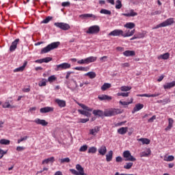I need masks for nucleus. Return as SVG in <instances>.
Instances as JSON below:
<instances>
[{
	"instance_id": "obj_47",
	"label": "nucleus",
	"mask_w": 175,
	"mask_h": 175,
	"mask_svg": "<svg viewBox=\"0 0 175 175\" xmlns=\"http://www.w3.org/2000/svg\"><path fill=\"white\" fill-rule=\"evenodd\" d=\"M47 80H46L45 79H42V81L38 83L39 87H46V85H47Z\"/></svg>"
},
{
	"instance_id": "obj_59",
	"label": "nucleus",
	"mask_w": 175,
	"mask_h": 175,
	"mask_svg": "<svg viewBox=\"0 0 175 175\" xmlns=\"http://www.w3.org/2000/svg\"><path fill=\"white\" fill-rule=\"evenodd\" d=\"M77 64H79L80 65H83V64H87V62L85 61V59H81L77 62Z\"/></svg>"
},
{
	"instance_id": "obj_20",
	"label": "nucleus",
	"mask_w": 175,
	"mask_h": 175,
	"mask_svg": "<svg viewBox=\"0 0 175 175\" xmlns=\"http://www.w3.org/2000/svg\"><path fill=\"white\" fill-rule=\"evenodd\" d=\"M136 27V25L132 22L126 23L124 25V27L126 28L127 29H133Z\"/></svg>"
},
{
	"instance_id": "obj_34",
	"label": "nucleus",
	"mask_w": 175,
	"mask_h": 175,
	"mask_svg": "<svg viewBox=\"0 0 175 175\" xmlns=\"http://www.w3.org/2000/svg\"><path fill=\"white\" fill-rule=\"evenodd\" d=\"M170 57V54L169 53H165L163 55H161L158 57V59H169V57Z\"/></svg>"
},
{
	"instance_id": "obj_4",
	"label": "nucleus",
	"mask_w": 175,
	"mask_h": 175,
	"mask_svg": "<svg viewBox=\"0 0 175 175\" xmlns=\"http://www.w3.org/2000/svg\"><path fill=\"white\" fill-rule=\"evenodd\" d=\"M75 169H70V172H71L72 174H75V175H87V174H85L84 172V167H83L81 166V165L80 164H77Z\"/></svg>"
},
{
	"instance_id": "obj_64",
	"label": "nucleus",
	"mask_w": 175,
	"mask_h": 175,
	"mask_svg": "<svg viewBox=\"0 0 175 175\" xmlns=\"http://www.w3.org/2000/svg\"><path fill=\"white\" fill-rule=\"evenodd\" d=\"M54 175H64V174H62V172H61V171H57V172L55 173Z\"/></svg>"
},
{
	"instance_id": "obj_60",
	"label": "nucleus",
	"mask_w": 175,
	"mask_h": 175,
	"mask_svg": "<svg viewBox=\"0 0 175 175\" xmlns=\"http://www.w3.org/2000/svg\"><path fill=\"white\" fill-rule=\"evenodd\" d=\"M154 120H157L156 116H153L152 118L148 119V122H154Z\"/></svg>"
},
{
	"instance_id": "obj_28",
	"label": "nucleus",
	"mask_w": 175,
	"mask_h": 175,
	"mask_svg": "<svg viewBox=\"0 0 175 175\" xmlns=\"http://www.w3.org/2000/svg\"><path fill=\"white\" fill-rule=\"evenodd\" d=\"M98 59V57H94V56H90L89 57L85 58V62L86 64H91V62H95V61H96V59Z\"/></svg>"
},
{
	"instance_id": "obj_33",
	"label": "nucleus",
	"mask_w": 175,
	"mask_h": 175,
	"mask_svg": "<svg viewBox=\"0 0 175 175\" xmlns=\"http://www.w3.org/2000/svg\"><path fill=\"white\" fill-rule=\"evenodd\" d=\"M151 154V150H150V148H148L146 150V152H142L140 153V157L141 158H143V157H148V155H150Z\"/></svg>"
},
{
	"instance_id": "obj_37",
	"label": "nucleus",
	"mask_w": 175,
	"mask_h": 175,
	"mask_svg": "<svg viewBox=\"0 0 175 175\" xmlns=\"http://www.w3.org/2000/svg\"><path fill=\"white\" fill-rule=\"evenodd\" d=\"M85 76H88L90 79H95L96 77V73L95 72H89L85 74Z\"/></svg>"
},
{
	"instance_id": "obj_15",
	"label": "nucleus",
	"mask_w": 175,
	"mask_h": 175,
	"mask_svg": "<svg viewBox=\"0 0 175 175\" xmlns=\"http://www.w3.org/2000/svg\"><path fill=\"white\" fill-rule=\"evenodd\" d=\"M55 103H57L59 106V107H66V101L64 100H61L59 98H57L55 100Z\"/></svg>"
},
{
	"instance_id": "obj_11",
	"label": "nucleus",
	"mask_w": 175,
	"mask_h": 175,
	"mask_svg": "<svg viewBox=\"0 0 175 175\" xmlns=\"http://www.w3.org/2000/svg\"><path fill=\"white\" fill-rule=\"evenodd\" d=\"M68 88L71 91H75L76 88L79 87V85L77 84V81H76L75 79L71 80V82H68L67 83Z\"/></svg>"
},
{
	"instance_id": "obj_21",
	"label": "nucleus",
	"mask_w": 175,
	"mask_h": 175,
	"mask_svg": "<svg viewBox=\"0 0 175 175\" xmlns=\"http://www.w3.org/2000/svg\"><path fill=\"white\" fill-rule=\"evenodd\" d=\"M175 86V81H173L172 82L167 83L165 85H163L164 90H170V88H173V87Z\"/></svg>"
},
{
	"instance_id": "obj_54",
	"label": "nucleus",
	"mask_w": 175,
	"mask_h": 175,
	"mask_svg": "<svg viewBox=\"0 0 175 175\" xmlns=\"http://www.w3.org/2000/svg\"><path fill=\"white\" fill-rule=\"evenodd\" d=\"M53 59V58L51 57H45L42 59V62H45L46 64H47L48 62H50V61H51Z\"/></svg>"
},
{
	"instance_id": "obj_35",
	"label": "nucleus",
	"mask_w": 175,
	"mask_h": 175,
	"mask_svg": "<svg viewBox=\"0 0 175 175\" xmlns=\"http://www.w3.org/2000/svg\"><path fill=\"white\" fill-rule=\"evenodd\" d=\"M111 88V84L105 83L102 86H101V90L102 91H106V90H109V88Z\"/></svg>"
},
{
	"instance_id": "obj_44",
	"label": "nucleus",
	"mask_w": 175,
	"mask_h": 175,
	"mask_svg": "<svg viewBox=\"0 0 175 175\" xmlns=\"http://www.w3.org/2000/svg\"><path fill=\"white\" fill-rule=\"evenodd\" d=\"M164 161H165L166 162H172V161H174V156L170 155L167 157H165Z\"/></svg>"
},
{
	"instance_id": "obj_10",
	"label": "nucleus",
	"mask_w": 175,
	"mask_h": 175,
	"mask_svg": "<svg viewBox=\"0 0 175 175\" xmlns=\"http://www.w3.org/2000/svg\"><path fill=\"white\" fill-rule=\"evenodd\" d=\"M123 157L124 159V161H131V162H135V161H136V158L132 156L129 150H125L123 152Z\"/></svg>"
},
{
	"instance_id": "obj_56",
	"label": "nucleus",
	"mask_w": 175,
	"mask_h": 175,
	"mask_svg": "<svg viewBox=\"0 0 175 175\" xmlns=\"http://www.w3.org/2000/svg\"><path fill=\"white\" fill-rule=\"evenodd\" d=\"M136 35H137L138 39H143V38H144V33H137Z\"/></svg>"
},
{
	"instance_id": "obj_50",
	"label": "nucleus",
	"mask_w": 175,
	"mask_h": 175,
	"mask_svg": "<svg viewBox=\"0 0 175 175\" xmlns=\"http://www.w3.org/2000/svg\"><path fill=\"white\" fill-rule=\"evenodd\" d=\"M131 90H132V87H129V86H122L120 88V91H131Z\"/></svg>"
},
{
	"instance_id": "obj_19",
	"label": "nucleus",
	"mask_w": 175,
	"mask_h": 175,
	"mask_svg": "<svg viewBox=\"0 0 175 175\" xmlns=\"http://www.w3.org/2000/svg\"><path fill=\"white\" fill-rule=\"evenodd\" d=\"M123 55L124 57H133L136 55V53H135V51H125L123 52Z\"/></svg>"
},
{
	"instance_id": "obj_13",
	"label": "nucleus",
	"mask_w": 175,
	"mask_h": 175,
	"mask_svg": "<svg viewBox=\"0 0 175 175\" xmlns=\"http://www.w3.org/2000/svg\"><path fill=\"white\" fill-rule=\"evenodd\" d=\"M18 42H20V39L17 38L14 42H12L10 47V51L13 52L17 49V44H18Z\"/></svg>"
},
{
	"instance_id": "obj_48",
	"label": "nucleus",
	"mask_w": 175,
	"mask_h": 175,
	"mask_svg": "<svg viewBox=\"0 0 175 175\" xmlns=\"http://www.w3.org/2000/svg\"><path fill=\"white\" fill-rule=\"evenodd\" d=\"M57 80V77L55 75H52L48 78V81L49 83H54Z\"/></svg>"
},
{
	"instance_id": "obj_17",
	"label": "nucleus",
	"mask_w": 175,
	"mask_h": 175,
	"mask_svg": "<svg viewBox=\"0 0 175 175\" xmlns=\"http://www.w3.org/2000/svg\"><path fill=\"white\" fill-rule=\"evenodd\" d=\"M122 16H124V17H135V16H137V12H135L134 10H130V13L122 14Z\"/></svg>"
},
{
	"instance_id": "obj_26",
	"label": "nucleus",
	"mask_w": 175,
	"mask_h": 175,
	"mask_svg": "<svg viewBox=\"0 0 175 175\" xmlns=\"http://www.w3.org/2000/svg\"><path fill=\"white\" fill-rule=\"evenodd\" d=\"M27 64L28 62L25 61L22 66L16 68L15 70H14V72H23L25 69V66H27Z\"/></svg>"
},
{
	"instance_id": "obj_63",
	"label": "nucleus",
	"mask_w": 175,
	"mask_h": 175,
	"mask_svg": "<svg viewBox=\"0 0 175 175\" xmlns=\"http://www.w3.org/2000/svg\"><path fill=\"white\" fill-rule=\"evenodd\" d=\"M116 162H122L123 159H122V157H121L120 156H118L116 158Z\"/></svg>"
},
{
	"instance_id": "obj_2",
	"label": "nucleus",
	"mask_w": 175,
	"mask_h": 175,
	"mask_svg": "<svg viewBox=\"0 0 175 175\" xmlns=\"http://www.w3.org/2000/svg\"><path fill=\"white\" fill-rule=\"evenodd\" d=\"M80 107L83 109H79L78 111L80 113V114H82V116H85V117H91V111H92L93 109L90 108L89 107H87V105L81 103L78 104Z\"/></svg>"
},
{
	"instance_id": "obj_6",
	"label": "nucleus",
	"mask_w": 175,
	"mask_h": 175,
	"mask_svg": "<svg viewBox=\"0 0 175 175\" xmlns=\"http://www.w3.org/2000/svg\"><path fill=\"white\" fill-rule=\"evenodd\" d=\"M100 31L99 25L90 26L86 31V33L89 35H96Z\"/></svg>"
},
{
	"instance_id": "obj_45",
	"label": "nucleus",
	"mask_w": 175,
	"mask_h": 175,
	"mask_svg": "<svg viewBox=\"0 0 175 175\" xmlns=\"http://www.w3.org/2000/svg\"><path fill=\"white\" fill-rule=\"evenodd\" d=\"M133 166V163H127L125 165H124V169H126L127 170H129V169H131Z\"/></svg>"
},
{
	"instance_id": "obj_1",
	"label": "nucleus",
	"mask_w": 175,
	"mask_h": 175,
	"mask_svg": "<svg viewBox=\"0 0 175 175\" xmlns=\"http://www.w3.org/2000/svg\"><path fill=\"white\" fill-rule=\"evenodd\" d=\"M135 29L133 30H126L124 33L122 29H114L111 31L108 35L109 36H122V38H131L135 35Z\"/></svg>"
},
{
	"instance_id": "obj_62",
	"label": "nucleus",
	"mask_w": 175,
	"mask_h": 175,
	"mask_svg": "<svg viewBox=\"0 0 175 175\" xmlns=\"http://www.w3.org/2000/svg\"><path fill=\"white\" fill-rule=\"evenodd\" d=\"M88 121H90L89 118L81 119L80 120V122H81L82 124H85V122H88Z\"/></svg>"
},
{
	"instance_id": "obj_24",
	"label": "nucleus",
	"mask_w": 175,
	"mask_h": 175,
	"mask_svg": "<svg viewBox=\"0 0 175 175\" xmlns=\"http://www.w3.org/2000/svg\"><path fill=\"white\" fill-rule=\"evenodd\" d=\"M55 161L54 157H49L48 159H46L42 161V165H48V163H53Z\"/></svg>"
},
{
	"instance_id": "obj_14",
	"label": "nucleus",
	"mask_w": 175,
	"mask_h": 175,
	"mask_svg": "<svg viewBox=\"0 0 175 175\" xmlns=\"http://www.w3.org/2000/svg\"><path fill=\"white\" fill-rule=\"evenodd\" d=\"M40 113H50L51 111H54V107H42L40 109Z\"/></svg>"
},
{
	"instance_id": "obj_41",
	"label": "nucleus",
	"mask_w": 175,
	"mask_h": 175,
	"mask_svg": "<svg viewBox=\"0 0 175 175\" xmlns=\"http://www.w3.org/2000/svg\"><path fill=\"white\" fill-rule=\"evenodd\" d=\"M0 144H3L5 146H9V144H10V141L9 139H2L0 140Z\"/></svg>"
},
{
	"instance_id": "obj_29",
	"label": "nucleus",
	"mask_w": 175,
	"mask_h": 175,
	"mask_svg": "<svg viewBox=\"0 0 175 175\" xmlns=\"http://www.w3.org/2000/svg\"><path fill=\"white\" fill-rule=\"evenodd\" d=\"M2 107L3 109H14L15 107L10 105L9 101H6L2 105Z\"/></svg>"
},
{
	"instance_id": "obj_40",
	"label": "nucleus",
	"mask_w": 175,
	"mask_h": 175,
	"mask_svg": "<svg viewBox=\"0 0 175 175\" xmlns=\"http://www.w3.org/2000/svg\"><path fill=\"white\" fill-rule=\"evenodd\" d=\"M51 20H53V16H47L41 22V24H49Z\"/></svg>"
},
{
	"instance_id": "obj_12",
	"label": "nucleus",
	"mask_w": 175,
	"mask_h": 175,
	"mask_svg": "<svg viewBox=\"0 0 175 175\" xmlns=\"http://www.w3.org/2000/svg\"><path fill=\"white\" fill-rule=\"evenodd\" d=\"M33 122H35V124H37V125H42V126H47V125H49V122H47L44 120H42L40 118H36L33 120Z\"/></svg>"
},
{
	"instance_id": "obj_9",
	"label": "nucleus",
	"mask_w": 175,
	"mask_h": 175,
	"mask_svg": "<svg viewBox=\"0 0 175 175\" xmlns=\"http://www.w3.org/2000/svg\"><path fill=\"white\" fill-rule=\"evenodd\" d=\"M55 27H57V28H59L60 29H62L63 31H68V29H70V25L68 23H54Z\"/></svg>"
},
{
	"instance_id": "obj_25",
	"label": "nucleus",
	"mask_w": 175,
	"mask_h": 175,
	"mask_svg": "<svg viewBox=\"0 0 175 175\" xmlns=\"http://www.w3.org/2000/svg\"><path fill=\"white\" fill-rule=\"evenodd\" d=\"M143 107H144V105L140 103L136 104L135 107L133 108V113H136V111L142 110Z\"/></svg>"
},
{
	"instance_id": "obj_32",
	"label": "nucleus",
	"mask_w": 175,
	"mask_h": 175,
	"mask_svg": "<svg viewBox=\"0 0 175 175\" xmlns=\"http://www.w3.org/2000/svg\"><path fill=\"white\" fill-rule=\"evenodd\" d=\"M173 122H174V120L172 118L168 119V126L165 128V131H170L173 128Z\"/></svg>"
},
{
	"instance_id": "obj_5",
	"label": "nucleus",
	"mask_w": 175,
	"mask_h": 175,
	"mask_svg": "<svg viewBox=\"0 0 175 175\" xmlns=\"http://www.w3.org/2000/svg\"><path fill=\"white\" fill-rule=\"evenodd\" d=\"M172 24H174V18H169L167 20H165L164 22L153 27V29H158V28H161L163 27H169V25H172Z\"/></svg>"
},
{
	"instance_id": "obj_3",
	"label": "nucleus",
	"mask_w": 175,
	"mask_h": 175,
	"mask_svg": "<svg viewBox=\"0 0 175 175\" xmlns=\"http://www.w3.org/2000/svg\"><path fill=\"white\" fill-rule=\"evenodd\" d=\"M61 44V42H52L49 44L47 46L43 48L41 50L42 54H46V53H49V51H51V50H54L55 49H58V46Z\"/></svg>"
},
{
	"instance_id": "obj_42",
	"label": "nucleus",
	"mask_w": 175,
	"mask_h": 175,
	"mask_svg": "<svg viewBox=\"0 0 175 175\" xmlns=\"http://www.w3.org/2000/svg\"><path fill=\"white\" fill-rule=\"evenodd\" d=\"M100 13H101V14H108L109 16H110V14H111V11L106 9H102L100 11Z\"/></svg>"
},
{
	"instance_id": "obj_49",
	"label": "nucleus",
	"mask_w": 175,
	"mask_h": 175,
	"mask_svg": "<svg viewBox=\"0 0 175 175\" xmlns=\"http://www.w3.org/2000/svg\"><path fill=\"white\" fill-rule=\"evenodd\" d=\"M87 150H88V146H87V145H83V146H81V148H79L80 152H85V151H87Z\"/></svg>"
},
{
	"instance_id": "obj_58",
	"label": "nucleus",
	"mask_w": 175,
	"mask_h": 175,
	"mask_svg": "<svg viewBox=\"0 0 175 175\" xmlns=\"http://www.w3.org/2000/svg\"><path fill=\"white\" fill-rule=\"evenodd\" d=\"M107 59V56H103L100 57V62H106Z\"/></svg>"
},
{
	"instance_id": "obj_43",
	"label": "nucleus",
	"mask_w": 175,
	"mask_h": 175,
	"mask_svg": "<svg viewBox=\"0 0 175 175\" xmlns=\"http://www.w3.org/2000/svg\"><path fill=\"white\" fill-rule=\"evenodd\" d=\"M97 151V149L96 147L92 146L88 149V154H95Z\"/></svg>"
},
{
	"instance_id": "obj_55",
	"label": "nucleus",
	"mask_w": 175,
	"mask_h": 175,
	"mask_svg": "<svg viewBox=\"0 0 175 175\" xmlns=\"http://www.w3.org/2000/svg\"><path fill=\"white\" fill-rule=\"evenodd\" d=\"M161 103H164V105H166V103H170V99L169 98H165L164 100H160Z\"/></svg>"
},
{
	"instance_id": "obj_18",
	"label": "nucleus",
	"mask_w": 175,
	"mask_h": 175,
	"mask_svg": "<svg viewBox=\"0 0 175 175\" xmlns=\"http://www.w3.org/2000/svg\"><path fill=\"white\" fill-rule=\"evenodd\" d=\"M98 98L99 100H111V99H113L111 96H107L106 94L99 95Z\"/></svg>"
},
{
	"instance_id": "obj_61",
	"label": "nucleus",
	"mask_w": 175,
	"mask_h": 175,
	"mask_svg": "<svg viewBox=\"0 0 175 175\" xmlns=\"http://www.w3.org/2000/svg\"><path fill=\"white\" fill-rule=\"evenodd\" d=\"M24 150H25L24 146H18L16 148V151H24Z\"/></svg>"
},
{
	"instance_id": "obj_51",
	"label": "nucleus",
	"mask_w": 175,
	"mask_h": 175,
	"mask_svg": "<svg viewBox=\"0 0 175 175\" xmlns=\"http://www.w3.org/2000/svg\"><path fill=\"white\" fill-rule=\"evenodd\" d=\"M122 8V3L120 0L116 1V9H121Z\"/></svg>"
},
{
	"instance_id": "obj_31",
	"label": "nucleus",
	"mask_w": 175,
	"mask_h": 175,
	"mask_svg": "<svg viewBox=\"0 0 175 175\" xmlns=\"http://www.w3.org/2000/svg\"><path fill=\"white\" fill-rule=\"evenodd\" d=\"M113 159V150L108 152V154H106V161L107 162H111Z\"/></svg>"
},
{
	"instance_id": "obj_53",
	"label": "nucleus",
	"mask_w": 175,
	"mask_h": 175,
	"mask_svg": "<svg viewBox=\"0 0 175 175\" xmlns=\"http://www.w3.org/2000/svg\"><path fill=\"white\" fill-rule=\"evenodd\" d=\"M27 139H28V136H25V137L18 139V141H17L18 144H20V143H21V142H25V140H27Z\"/></svg>"
},
{
	"instance_id": "obj_22",
	"label": "nucleus",
	"mask_w": 175,
	"mask_h": 175,
	"mask_svg": "<svg viewBox=\"0 0 175 175\" xmlns=\"http://www.w3.org/2000/svg\"><path fill=\"white\" fill-rule=\"evenodd\" d=\"M98 152H99L100 155H106V153L107 152V148H106L105 146H102L98 149Z\"/></svg>"
},
{
	"instance_id": "obj_8",
	"label": "nucleus",
	"mask_w": 175,
	"mask_h": 175,
	"mask_svg": "<svg viewBox=\"0 0 175 175\" xmlns=\"http://www.w3.org/2000/svg\"><path fill=\"white\" fill-rule=\"evenodd\" d=\"M71 65L69 63H62L55 66V70L58 72L59 70H66V69H70Z\"/></svg>"
},
{
	"instance_id": "obj_39",
	"label": "nucleus",
	"mask_w": 175,
	"mask_h": 175,
	"mask_svg": "<svg viewBox=\"0 0 175 175\" xmlns=\"http://www.w3.org/2000/svg\"><path fill=\"white\" fill-rule=\"evenodd\" d=\"M138 142H141L142 143V144H150V139H148L147 138L138 139Z\"/></svg>"
},
{
	"instance_id": "obj_7",
	"label": "nucleus",
	"mask_w": 175,
	"mask_h": 175,
	"mask_svg": "<svg viewBox=\"0 0 175 175\" xmlns=\"http://www.w3.org/2000/svg\"><path fill=\"white\" fill-rule=\"evenodd\" d=\"M121 110L118 109H110L104 111L105 117H112L113 116H117V114H120Z\"/></svg>"
},
{
	"instance_id": "obj_52",
	"label": "nucleus",
	"mask_w": 175,
	"mask_h": 175,
	"mask_svg": "<svg viewBox=\"0 0 175 175\" xmlns=\"http://www.w3.org/2000/svg\"><path fill=\"white\" fill-rule=\"evenodd\" d=\"M118 96H123L124 98L129 96V92L126 93H118Z\"/></svg>"
},
{
	"instance_id": "obj_38",
	"label": "nucleus",
	"mask_w": 175,
	"mask_h": 175,
	"mask_svg": "<svg viewBox=\"0 0 175 175\" xmlns=\"http://www.w3.org/2000/svg\"><path fill=\"white\" fill-rule=\"evenodd\" d=\"M74 69L75 70H81L82 72H88V70H90V68L88 67H75Z\"/></svg>"
},
{
	"instance_id": "obj_30",
	"label": "nucleus",
	"mask_w": 175,
	"mask_h": 175,
	"mask_svg": "<svg viewBox=\"0 0 175 175\" xmlns=\"http://www.w3.org/2000/svg\"><path fill=\"white\" fill-rule=\"evenodd\" d=\"M128 132V127H121L118 129V133L119 135H125Z\"/></svg>"
},
{
	"instance_id": "obj_46",
	"label": "nucleus",
	"mask_w": 175,
	"mask_h": 175,
	"mask_svg": "<svg viewBox=\"0 0 175 175\" xmlns=\"http://www.w3.org/2000/svg\"><path fill=\"white\" fill-rule=\"evenodd\" d=\"M60 163H69L70 159L69 157L59 159Z\"/></svg>"
},
{
	"instance_id": "obj_36",
	"label": "nucleus",
	"mask_w": 175,
	"mask_h": 175,
	"mask_svg": "<svg viewBox=\"0 0 175 175\" xmlns=\"http://www.w3.org/2000/svg\"><path fill=\"white\" fill-rule=\"evenodd\" d=\"M133 103V98H131V101H122L120 100L119 103L120 105H122V106H128V105H131V103Z\"/></svg>"
},
{
	"instance_id": "obj_16",
	"label": "nucleus",
	"mask_w": 175,
	"mask_h": 175,
	"mask_svg": "<svg viewBox=\"0 0 175 175\" xmlns=\"http://www.w3.org/2000/svg\"><path fill=\"white\" fill-rule=\"evenodd\" d=\"M80 18H87L91 17L92 18H94V20H96V18H98V16L92 14H83L79 15Z\"/></svg>"
},
{
	"instance_id": "obj_23",
	"label": "nucleus",
	"mask_w": 175,
	"mask_h": 175,
	"mask_svg": "<svg viewBox=\"0 0 175 175\" xmlns=\"http://www.w3.org/2000/svg\"><path fill=\"white\" fill-rule=\"evenodd\" d=\"M99 131H100L99 126H96L94 129H92L90 130V135L96 136L97 135L98 132H99Z\"/></svg>"
},
{
	"instance_id": "obj_57",
	"label": "nucleus",
	"mask_w": 175,
	"mask_h": 175,
	"mask_svg": "<svg viewBox=\"0 0 175 175\" xmlns=\"http://www.w3.org/2000/svg\"><path fill=\"white\" fill-rule=\"evenodd\" d=\"M62 6H64V8H66V6H70V2L69 1L63 2L62 3Z\"/></svg>"
},
{
	"instance_id": "obj_27",
	"label": "nucleus",
	"mask_w": 175,
	"mask_h": 175,
	"mask_svg": "<svg viewBox=\"0 0 175 175\" xmlns=\"http://www.w3.org/2000/svg\"><path fill=\"white\" fill-rule=\"evenodd\" d=\"M93 114L94 116H98V117H103V116H105L103 111L100 110V109L93 110Z\"/></svg>"
}]
</instances>
